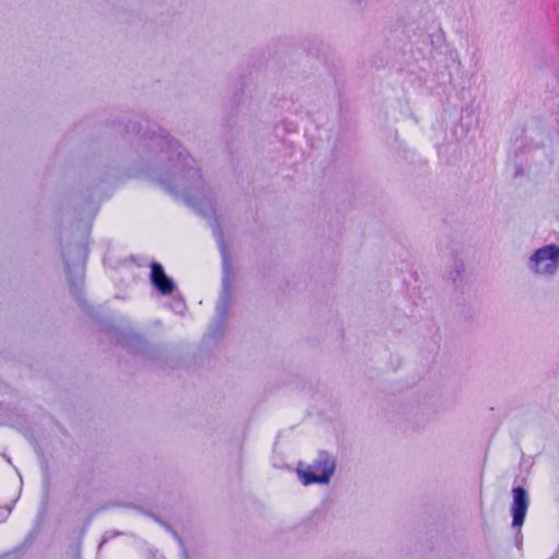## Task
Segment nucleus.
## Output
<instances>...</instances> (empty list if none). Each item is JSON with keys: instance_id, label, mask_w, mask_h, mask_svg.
Returning a JSON list of instances; mask_svg holds the SVG:
<instances>
[{"instance_id": "2", "label": "nucleus", "mask_w": 559, "mask_h": 559, "mask_svg": "<svg viewBox=\"0 0 559 559\" xmlns=\"http://www.w3.org/2000/svg\"><path fill=\"white\" fill-rule=\"evenodd\" d=\"M532 261L536 273L552 274L559 263V247L550 245L538 249Z\"/></svg>"}, {"instance_id": "3", "label": "nucleus", "mask_w": 559, "mask_h": 559, "mask_svg": "<svg viewBox=\"0 0 559 559\" xmlns=\"http://www.w3.org/2000/svg\"><path fill=\"white\" fill-rule=\"evenodd\" d=\"M513 492V504H512V525L515 527H520L523 525L527 508H528V498L525 489L523 487H515L512 490Z\"/></svg>"}, {"instance_id": "1", "label": "nucleus", "mask_w": 559, "mask_h": 559, "mask_svg": "<svg viewBox=\"0 0 559 559\" xmlns=\"http://www.w3.org/2000/svg\"><path fill=\"white\" fill-rule=\"evenodd\" d=\"M335 471V462L326 452H320L311 464L300 463L296 473L305 486L326 484Z\"/></svg>"}, {"instance_id": "4", "label": "nucleus", "mask_w": 559, "mask_h": 559, "mask_svg": "<svg viewBox=\"0 0 559 559\" xmlns=\"http://www.w3.org/2000/svg\"><path fill=\"white\" fill-rule=\"evenodd\" d=\"M150 280L154 287L163 295L171 294L175 289L174 282L168 277L160 263L153 261L151 263Z\"/></svg>"}]
</instances>
